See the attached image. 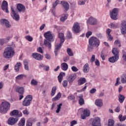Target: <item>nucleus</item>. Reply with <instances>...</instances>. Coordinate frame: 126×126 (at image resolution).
<instances>
[{
    "instance_id": "1",
    "label": "nucleus",
    "mask_w": 126,
    "mask_h": 126,
    "mask_svg": "<svg viewBox=\"0 0 126 126\" xmlns=\"http://www.w3.org/2000/svg\"><path fill=\"white\" fill-rule=\"evenodd\" d=\"M44 37L46 39L44 40L43 44L45 47H48L49 50H50L51 48H52L51 42H54V41H55L52 32L48 31L45 32L44 33Z\"/></svg>"
},
{
    "instance_id": "2",
    "label": "nucleus",
    "mask_w": 126,
    "mask_h": 126,
    "mask_svg": "<svg viewBox=\"0 0 126 126\" xmlns=\"http://www.w3.org/2000/svg\"><path fill=\"white\" fill-rule=\"evenodd\" d=\"M100 46V40L95 36H92L89 39V45L88 50L89 52L92 51L94 47L98 48Z\"/></svg>"
},
{
    "instance_id": "3",
    "label": "nucleus",
    "mask_w": 126,
    "mask_h": 126,
    "mask_svg": "<svg viewBox=\"0 0 126 126\" xmlns=\"http://www.w3.org/2000/svg\"><path fill=\"white\" fill-rule=\"evenodd\" d=\"M15 52H14V50L11 47H6L3 53V57L4 59H6V60H9V59H11Z\"/></svg>"
},
{
    "instance_id": "4",
    "label": "nucleus",
    "mask_w": 126,
    "mask_h": 126,
    "mask_svg": "<svg viewBox=\"0 0 126 126\" xmlns=\"http://www.w3.org/2000/svg\"><path fill=\"white\" fill-rule=\"evenodd\" d=\"M10 108V103L8 102H2L0 105V113L1 114H6Z\"/></svg>"
},
{
    "instance_id": "5",
    "label": "nucleus",
    "mask_w": 126,
    "mask_h": 126,
    "mask_svg": "<svg viewBox=\"0 0 126 126\" xmlns=\"http://www.w3.org/2000/svg\"><path fill=\"white\" fill-rule=\"evenodd\" d=\"M32 99H33V96L32 95H28L24 99L22 102V105L24 107H28V106H30V104H31V101H32Z\"/></svg>"
},
{
    "instance_id": "6",
    "label": "nucleus",
    "mask_w": 126,
    "mask_h": 126,
    "mask_svg": "<svg viewBox=\"0 0 126 126\" xmlns=\"http://www.w3.org/2000/svg\"><path fill=\"white\" fill-rule=\"evenodd\" d=\"M119 15V8H114L112 11L110 13V17L113 20H117L118 18L117 17Z\"/></svg>"
},
{
    "instance_id": "7",
    "label": "nucleus",
    "mask_w": 126,
    "mask_h": 126,
    "mask_svg": "<svg viewBox=\"0 0 126 126\" xmlns=\"http://www.w3.org/2000/svg\"><path fill=\"white\" fill-rule=\"evenodd\" d=\"M72 31L74 33L77 34L80 33V25L77 22H75L72 27Z\"/></svg>"
},
{
    "instance_id": "8",
    "label": "nucleus",
    "mask_w": 126,
    "mask_h": 126,
    "mask_svg": "<svg viewBox=\"0 0 126 126\" xmlns=\"http://www.w3.org/2000/svg\"><path fill=\"white\" fill-rule=\"evenodd\" d=\"M15 7L13 6H11V15L13 17L14 19H15L16 21H18V20H19V15L17 14L15 12Z\"/></svg>"
},
{
    "instance_id": "9",
    "label": "nucleus",
    "mask_w": 126,
    "mask_h": 126,
    "mask_svg": "<svg viewBox=\"0 0 126 126\" xmlns=\"http://www.w3.org/2000/svg\"><path fill=\"white\" fill-rule=\"evenodd\" d=\"M90 116V110L88 109H85L83 111V114L81 115L82 120H85L87 117Z\"/></svg>"
},
{
    "instance_id": "10",
    "label": "nucleus",
    "mask_w": 126,
    "mask_h": 126,
    "mask_svg": "<svg viewBox=\"0 0 126 126\" xmlns=\"http://www.w3.org/2000/svg\"><path fill=\"white\" fill-rule=\"evenodd\" d=\"M1 8L3 11L5 10L6 13H9V11L8 10V3H7V1H3L1 5Z\"/></svg>"
},
{
    "instance_id": "11",
    "label": "nucleus",
    "mask_w": 126,
    "mask_h": 126,
    "mask_svg": "<svg viewBox=\"0 0 126 126\" xmlns=\"http://www.w3.org/2000/svg\"><path fill=\"white\" fill-rule=\"evenodd\" d=\"M101 120L99 117H95L93 119L92 126H101Z\"/></svg>"
},
{
    "instance_id": "12",
    "label": "nucleus",
    "mask_w": 126,
    "mask_h": 126,
    "mask_svg": "<svg viewBox=\"0 0 126 126\" xmlns=\"http://www.w3.org/2000/svg\"><path fill=\"white\" fill-rule=\"evenodd\" d=\"M17 122H18V118L10 117L7 121V124L10 126H13L14 125H15Z\"/></svg>"
},
{
    "instance_id": "13",
    "label": "nucleus",
    "mask_w": 126,
    "mask_h": 126,
    "mask_svg": "<svg viewBox=\"0 0 126 126\" xmlns=\"http://www.w3.org/2000/svg\"><path fill=\"white\" fill-rule=\"evenodd\" d=\"M32 57L37 61H42L43 60V56L41 54L37 53H32Z\"/></svg>"
},
{
    "instance_id": "14",
    "label": "nucleus",
    "mask_w": 126,
    "mask_h": 126,
    "mask_svg": "<svg viewBox=\"0 0 126 126\" xmlns=\"http://www.w3.org/2000/svg\"><path fill=\"white\" fill-rule=\"evenodd\" d=\"M121 32L123 35L126 33V21H123L121 24Z\"/></svg>"
},
{
    "instance_id": "15",
    "label": "nucleus",
    "mask_w": 126,
    "mask_h": 126,
    "mask_svg": "<svg viewBox=\"0 0 126 126\" xmlns=\"http://www.w3.org/2000/svg\"><path fill=\"white\" fill-rule=\"evenodd\" d=\"M17 8L20 12H25V10H26V8L21 3L18 4Z\"/></svg>"
},
{
    "instance_id": "16",
    "label": "nucleus",
    "mask_w": 126,
    "mask_h": 126,
    "mask_svg": "<svg viewBox=\"0 0 126 126\" xmlns=\"http://www.w3.org/2000/svg\"><path fill=\"white\" fill-rule=\"evenodd\" d=\"M88 22H89L91 25H96V24H97V20L92 17H91L88 19Z\"/></svg>"
},
{
    "instance_id": "17",
    "label": "nucleus",
    "mask_w": 126,
    "mask_h": 126,
    "mask_svg": "<svg viewBox=\"0 0 126 126\" xmlns=\"http://www.w3.org/2000/svg\"><path fill=\"white\" fill-rule=\"evenodd\" d=\"M63 43H62V41H60V44H58L56 46V48L54 51V53L55 54V56L57 57L58 56V53L59 52V50L62 48V46Z\"/></svg>"
},
{
    "instance_id": "18",
    "label": "nucleus",
    "mask_w": 126,
    "mask_h": 126,
    "mask_svg": "<svg viewBox=\"0 0 126 126\" xmlns=\"http://www.w3.org/2000/svg\"><path fill=\"white\" fill-rule=\"evenodd\" d=\"M61 4H62L65 11H67L69 9V4L68 3H67V2L65 1H61Z\"/></svg>"
},
{
    "instance_id": "19",
    "label": "nucleus",
    "mask_w": 126,
    "mask_h": 126,
    "mask_svg": "<svg viewBox=\"0 0 126 126\" xmlns=\"http://www.w3.org/2000/svg\"><path fill=\"white\" fill-rule=\"evenodd\" d=\"M75 78H76V74H71L68 78V81L69 83L73 82L75 80Z\"/></svg>"
},
{
    "instance_id": "20",
    "label": "nucleus",
    "mask_w": 126,
    "mask_h": 126,
    "mask_svg": "<svg viewBox=\"0 0 126 126\" xmlns=\"http://www.w3.org/2000/svg\"><path fill=\"white\" fill-rule=\"evenodd\" d=\"M119 60V56H114L111 57H110L108 59L109 62L111 63H116V62H118Z\"/></svg>"
},
{
    "instance_id": "21",
    "label": "nucleus",
    "mask_w": 126,
    "mask_h": 126,
    "mask_svg": "<svg viewBox=\"0 0 126 126\" xmlns=\"http://www.w3.org/2000/svg\"><path fill=\"white\" fill-rule=\"evenodd\" d=\"M90 70V67H89V64L88 63H86L83 66V71L85 73H87V72H89Z\"/></svg>"
},
{
    "instance_id": "22",
    "label": "nucleus",
    "mask_w": 126,
    "mask_h": 126,
    "mask_svg": "<svg viewBox=\"0 0 126 126\" xmlns=\"http://www.w3.org/2000/svg\"><path fill=\"white\" fill-rule=\"evenodd\" d=\"M0 21L1 23H2L3 24H5L7 28H9V27L11 26L10 24H9V22L5 19H1Z\"/></svg>"
},
{
    "instance_id": "23",
    "label": "nucleus",
    "mask_w": 126,
    "mask_h": 126,
    "mask_svg": "<svg viewBox=\"0 0 126 126\" xmlns=\"http://www.w3.org/2000/svg\"><path fill=\"white\" fill-rule=\"evenodd\" d=\"M79 100L78 103L80 106H82V105H84L85 102H84V99L83 98V95L81 94L78 96Z\"/></svg>"
},
{
    "instance_id": "24",
    "label": "nucleus",
    "mask_w": 126,
    "mask_h": 126,
    "mask_svg": "<svg viewBox=\"0 0 126 126\" xmlns=\"http://www.w3.org/2000/svg\"><path fill=\"white\" fill-rule=\"evenodd\" d=\"M64 75H65V73L64 72H61L58 76V80L60 83H62V81H63V76H64Z\"/></svg>"
},
{
    "instance_id": "25",
    "label": "nucleus",
    "mask_w": 126,
    "mask_h": 126,
    "mask_svg": "<svg viewBox=\"0 0 126 126\" xmlns=\"http://www.w3.org/2000/svg\"><path fill=\"white\" fill-rule=\"evenodd\" d=\"M95 104L97 107H102L103 106V100L102 99H96L95 101Z\"/></svg>"
},
{
    "instance_id": "26",
    "label": "nucleus",
    "mask_w": 126,
    "mask_h": 126,
    "mask_svg": "<svg viewBox=\"0 0 126 126\" xmlns=\"http://www.w3.org/2000/svg\"><path fill=\"white\" fill-rule=\"evenodd\" d=\"M86 82V79L85 78H80L79 80H78V85H82Z\"/></svg>"
},
{
    "instance_id": "27",
    "label": "nucleus",
    "mask_w": 126,
    "mask_h": 126,
    "mask_svg": "<svg viewBox=\"0 0 126 126\" xmlns=\"http://www.w3.org/2000/svg\"><path fill=\"white\" fill-rule=\"evenodd\" d=\"M61 68L64 71L67 70L68 68V65H67V63H62L61 64Z\"/></svg>"
},
{
    "instance_id": "28",
    "label": "nucleus",
    "mask_w": 126,
    "mask_h": 126,
    "mask_svg": "<svg viewBox=\"0 0 126 126\" xmlns=\"http://www.w3.org/2000/svg\"><path fill=\"white\" fill-rule=\"evenodd\" d=\"M59 38L60 39V42L63 43L64 42V34L63 32L59 33Z\"/></svg>"
},
{
    "instance_id": "29",
    "label": "nucleus",
    "mask_w": 126,
    "mask_h": 126,
    "mask_svg": "<svg viewBox=\"0 0 126 126\" xmlns=\"http://www.w3.org/2000/svg\"><path fill=\"white\" fill-rule=\"evenodd\" d=\"M61 97H62V94L61 93H59L55 97L52 98V101L55 102V101H58V100H60Z\"/></svg>"
},
{
    "instance_id": "30",
    "label": "nucleus",
    "mask_w": 126,
    "mask_h": 126,
    "mask_svg": "<svg viewBox=\"0 0 126 126\" xmlns=\"http://www.w3.org/2000/svg\"><path fill=\"white\" fill-rule=\"evenodd\" d=\"M112 54L114 55L119 57V50L117 48H114L112 50Z\"/></svg>"
},
{
    "instance_id": "31",
    "label": "nucleus",
    "mask_w": 126,
    "mask_h": 126,
    "mask_svg": "<svg viewBox=\"0 0 126 126\" xmlns=\"http://www.w3.org/2000/svg\"><path fill=\"white\" fill-rule=\"evenodd\" d=\"M16 92L20 94H24V88L23 87L17 88Z\"/></svg>"
},
{
    "instance_id": "32",
    "label": "nucleus",
    "mask_w": 126,
    "mask_h": 126,
    "mask_svg": "<svg viewBox=\"0 0 126 126\" xmlns=\"http://www.w3.org/2000/svg\"><path fill=\"white\" fill-rule=\"evenodd\" d=\"M18 126H25V118H22L20 121H19L18 124Z\"/></svg>"
},
{
    "instance_id": "33",
    "label": "nucleus",
    "mask_w": 126,
    "mask_h": 126,
    "mask_svg": "<svg viewBox=\"0 0 126 126\" xmlns=\"http://www.w3.org/2000/svg\"><path fill=\"white\" fill-rule=\"evenodd\" d=\"M19 113V111L18 110H14L10 113V115L11 116H17Z\"/></svg>"
},
{
    "instance_id": "34",
    "label": "nucleus",
    "mask_w": 126,
    "mask_h": 126,
    "mask_svg": "<svg viewBox=\"0 0 126 126\" xmlns=\"http://www.w3.org/2000/svg\"><path fill=\"white\" fill-rule=\"evenodd\" d=\"M119 101L120 102V103H123L124 101H125V95H123V94H119Z\"/></svg>"
},
{
    "instance_id": "35",
    "label": "nucleus",
    "mask_w": 126,
    "mask_h": 126,
    "mask_svg": "<svg viewBox=\"0 0 126 126\" xmlns=\"http://www.w3.org/2000/svg\"><path fill=\"white\" fill-rule=\"evenodd\" d=\"M56 92H57V87L53 86L52 89L51 96L53 97L56 94Z\"/></svg>"
},
{
    "instance_id": "36",
    "label": "nucleus",
    "mask_w": 126,
    "mask_h": 126,
    "mask_svg": "<svg viewBox=\"0 0 126 126\" xmlns=\"http://www.w3.org/2000/svg\"><path fill=\"white\" fill-rule=\"evenodd\" d=\"M108 126H115V121L113 119H109L108 121Z\"/></svg>"
},
{
    "instance_id": "37",
    "label": "nucleus",
    "mask_w": 126,
    "mask_h": 126,
    "mask_svg": "<svg viewBox=\"0 0 126 126\" xmlns=\"http://www.w3.org/2000/svg\"><path fill=\"white\" fill-rule=\"evenodd\" d=\"M118 118L120 122H124V121L126 120V116L125 115L124 116H123L122 114H120L119 115Z\"/></svg>"
},
{
    "instance_id": "38",
    "label": "nucleus",
    "mask_w": 126,
    "mask_h": 126,
    "mask_svg": "<svg viewBox=\"0 0 126 126\" xmlns=\"http://www.w3.org/2000/svg\"><path fill=\"white\" fill-rule=\"evenodd\" d=\"M21 66V63H17L15 65V69L16 70V71H19V69L20 68Z\"/></svg>"
},
{
    "instance_id": "39",
    "label": "nucleus",
    "mask_w": 126,
    "mask_h": 126,
    "mask_svg": "<svg viewBox=\"0 0 126 126\" xmlns=\"http://www.w3.org/2000/svg\"><path fill=\"white\" fill-rule=\"evenodd\" d=\"M23 77H24V75L20 74L16 77V81H18L19 80H22L23 79Z\"/></svg>"
},
{
    "instance_id": "40",
    "label": "nucleus",
    "mask_w": 126,
    "mask_h": 126,
    "mask_svg": "<svg viewBox=\"0 0 126 126\" xmlns=\"http://www.w3.org/2000/svg\"><path fill=\"white\" fill-rule=\"evenodd\" d=\"M39 67H40V68H41V67H43V70H45L46 71H48L50 69V66H46L44 64L40 65Z\"/></svg>"
},
{
    "instance_id": "41",
    "label": "nucleus",
    "mask_w": 126,
    "mask_h": 126,
    "mask_svg": "<svg viewBox=\"0 0 126 126\" xmlns=\"http://www.w3.org/2000/svg\"><path fill=\"white\" fill-rule=\"evenodd\" d=\"M31 84L34 86H37V85H38V81H37L36 80L33 79L31 82Z\"/></svg>"
},
{
    "instance_id": "42",
    "label": "nucleus",
    "mask_w": 126,
    "mask_h": 126,
    "mask_svg": "<svg viewBox=\"0 0 126 126\" xmlns=\"http://www.w3.org/2000/svg\"><path fill=\"white\" fill-rule=\"evenodd\" d=\"M62 106H63V103H60L58 105H57V109L56 111V113L57 114H59L60 113V111H61V109H62Z\"/></svg>"
},
{
    "instance_id": "43",
    "label": "nucleus",
    "mask_w": 126,
    "mask_h": 126,
    "mask_svg": "<svg viewBox=\"0 0 126 126\" xmlns=\"http://www.w3.org/2000/svg\"><path fill=\"white\" fill-rule=\"evenodd\" d=\"M59 3H60V0H56L55 1V2L53 3V4H52L53 8H54V9H55L57 5H58V4H59Z\"/></svg>"
},
{
    "instance_id": "44",
    "label": "nucleus",
    "mask_w": 126,
    "mask_h": 126,
    "mask_svg": "<svg viewBox=\"0 0 126 126\" xmlns=\"http://www.w3.org/2000/svg\"><path fill=\"white\" fill-rule=\"evenodd\" d=\"M114 45H118V47L119 48H121L122 47V44H121V41L120 40L117 39L114 41Z\"/></svg>"
},
{
    "instance_id": "45",
    "label": "nucleus",
    "mask_w": 126,
    "mask_h": 126,
    "mask_svg": "<svg viewBox=\"0 0 126 126\" xmlns=\"http://www.w3.org/2000/svg\"><path fill=\"white\" fill-rule=\"evenodd\" d=\"M66 19H67V14H64L63 17H62L60 18V20L62 22H64V21H65Z\"/></svg>"
},
{
    "instance_id": "46",
    "label": "nucleus",
    "mask_w": 126,
    "mask_h": 126,
    "mask_svg": "<svg viewBox=\"0 0 126 126\" xmlns=\"http://www.w3.org/2000/svg\"><path fill=\"white\" fill-rule=\"evenodd\" d=\"M67 53L70 57H72V56H73V53H72V51L70 48H68L67 49Z\"/></svg>"
},
{
    "instance_id": "47",
    "label": "nucleus",
    "mask_w": 126,
    "mask_h": 126,
    "mask_svg": "<svg viewBox=\"0 0 126 126\" xmlns=\"http://www.w3.org/2000/svg\"><path fill=\"white\" fill-rule=\"evenodd\" d=\"M25 39L29 41V42H32L33 41V37L30 35H27L25 36Z\"/></svg>"
},
{
    "instance_id": "48",
    "label": "nucleus",
    "mask_w": 126,
    "mask_h": 126,
    "mask_svg": "<svg viewBox=\"0 0 126 126\" xmlns=\"http://www.w3.org/2000/svg\"><path fill=\"white\" fill-rule=\"evenodd\" d=\"M121 82L125 84L126 83V75H123L121 77Z\"/></svg>"
},
{
    "instance_id": "49",
    "label": "nucleus",
    "mask_w": 126,
    "mask_h": 126,
    "mask_svg": "<svg viewBox=\"0 0 126 126\" xmlns=\"http://www.w3.org/2000/svg\"><path fill=\"white\" fill-rule=\"evenodd\" d=\"M110 26V28L112 29H116V28H118V25H116L115 23H111Z\"/></svg>"
},
{
    "instance_id": "50",
    "label": "nucleus",
    "mask_w": 126,
    "mask_h": 126,
    "mask_svg": "<svg viewBox=\"0 0 126 126\" xmlns=\"http://www.w3.org/2000/svg\"><path fill=\"white\" fill-rule=\"evenodd\" d=\"M67 99L68 100H71V101H72V100H74V99H75V97L74 96V95L71 94L67 97Z\"/></svg>"
},
{
    "instance_id": "51",
    "label": "nucleus",
    "mask_w": 126,
    "mask_h": 126,
    "mask_svg": "<svg viewBox=\"0 0 126 126\" xmlns=\"http://www.w3.org/2000/svg\"><path fill=\"white\" fill-rule=\"evenodd\" d=\"M121 84V83L120 82V78L118 77L116 79V82L115 84V86H119Z\"/></svg>"
},
{
    "instance_id": "52",
    "label": "nucleus",
    "mask_w": 126,
    "mask_h": 126,
    "mask_svg": "<svg viewBox=\"0 0 126 126\" xmlns=\"http://www.w3.org/2000/svg\"><path fill=\"white\" fill-rule=\"evenodd\" d=\"M71 70L74 72H77V71L78 70V68L75 66H73L71 67Z\"/></svg>"
},
{
    "instance_id": "53",
    "label": "nucleus",
    "mask_w": 126,
    "mask_h": 126,
    "mask_svg": "<svg viewBox=\"0 0 126 126\" xmlns=\"http://www.w3.org/2000/svg\"><path fill=\"white\" fill-rule=\"evenodd\" d=\"M91 35H92V32H88L86 33V36L87 38H89V37H90V36H91Z\"/></svg>"
},
{
    "instance_id": "54",
    "label": "nucleus",
    "mask_w": 126,
    "mask_h": 126,
    "mask_svg": "<svg viewBox=\"0 0 126 126\" xmlns=\"http://www.w3.org/2000/svg\"><path fill=\"white\" fill-rule=\"evenodd\" d=\"M67 39H71V38H72V34L70 32H68L67 33Z\"/></svg>"
},
{
    "instance_id": "55",
    "label": "nucleus",
    "mask_w": 126,
    "mask_h": 126,
    "mask_svg": "<svg viewBox=\"0 0 126 126\" xmlns=\"http://www.w3.org/2000/svg\"><path fill=\"white\" fill-rule=\"evenodd\" d=\"M23 114L24 115H29L30 112H29V111L27 109H25V110L23 111Z\"/></svg>"
},
{
    "instance_id": "56",
    "label": "nucleus",
    "mask_w": 126,
    "mask_h": 126,
    "mask_svg": "<svg viewBox=\"0 0 126 126\" xmlns=\"http://www.w3.org/2000/svg\"><path fill=\"white\" fill-rule=\"evenodd\" d=\"M32 125H33V123H32V122L30 121H27L26 126H32Z\"/></svg>"
},
{
    "instance_id": "57",
    "label": "nucleus",
    "mask_w": 126,
    "mask_h": 126,
    "mask_svg": "<svg viewBox=\"0 0 126 126\" xmlns=\"http://www.w3.org/2000/svg\"><path fill=\"white\" fill-rule=\"evenodd\" d=\"M62 84H63V87H66V86H67V81L64 80Z\"/></svg>"
},
{
    "instance_id": "58",
    "label": "nucleus",
    "mask_w": 126,
    "mask_h": 126,
    "mask_svg": "<svg viewBox=\"0 0 126 126\" xmlns=\"http://www.w3.org/2000/svg\"><path fill=\"white\" fill-rule=\"evenodd\" d=\"M94 63L95 65H96L97 66H100V62H99V60H98V59H96Z\"/></svg>"
},
{
    "instance_id": "59",
    "label": "nucleus",
    "mask_w": 126,
    "mask_h": 126,
    "mask_svg": "<svg viewBox=\"0 0 126 126\" xmlns=\"http://www.w3.org/2000/svg\"><path fill=\"white\" fill-rule=\"evenodd\" d=\"M94 61H95V55H93L91 58V63H94Z\"/></svg>"
},
{
    "instance_id": "60",
    "label": "nucleus",
    "mask_w": 126,
    "mask_h": 126,
    "mask_svg": "<svg viewBox=\"0 0 126 126\" xmlns=\"http://www.w3.org/2000/svg\"><path fill=\"white\" fill-rule=\"evenodd\" d=\"M77 124V122L76 121L74 120L70 122V126H73L74 125H76Z\"/></svg>"
},
{
    "instance_id": "61",
    "label": "nucleus",
    "mask_w": 126,
    "mask_h": 126,
    "mask_svg": "<svg viewBox=\"0 0 126 126\" xmlns=\"http://www.w3.org/2000/svg\"><path fill=\"white\" fill-rule=\"evenodd\" d=\"M37 51L38 53H40V54H43V49L41 47H38L37 49Z\"/></svg>"
},
{
    "instance_id": "62",
    "label": "nucleus",
    "mask_w": 126,
    "mask_h": 126,
    "mask_svg": "<svg viewBox=\"0 0 126 126\" xmlns=\"http://www.w3.org/2000/svg\"><path fill=\"white\" fill-rule=\"evenodd\" d=\"M63 62H64V63H66V62H67V61L69 60V57L67 56V57H64L63 58Z\"/></svg>"
},
{
    "instance_id": "63",
    "label": "nucleus",
    "mask_w": 126,
    "mask_h": 126,
    "mask_svg": "<svg viewBox=\"0 0 126 126\" xmlns=\"http://www.w3.org/2000/svg\"><path fill=\"white\" fill-rule=\"evenodd\" d=\"M96 37L99 39H102L103 38V35H102V34L98 33L96 34Z\"/></svg>"
},
{
    "instance_id": "64",
    "label": "nucleus",
    "mask_w": 126,
    "mask_h": 126,
    "mask_svg": "<svg viewBox=\"0 0 126 126\" xmlns=\"http://www.w3.org/2000/svg\"><path fill=\"white\" fill-rule=\"evenodd\" d=\"M91 94H94V93H95V92H96V89H92L90 90V91Z\"/></svg>"
}]
</instances>
